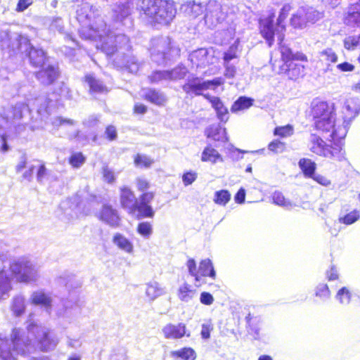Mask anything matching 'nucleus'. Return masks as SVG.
<instances>
[{
	"label": "nucleus",
	"mask_w": 360,
	"mask_h": 360,
	"mask_svg": "<svg viewBox=\"0 0 360 360\" xmlns=\"http://www.w3.org/2000/svg\"><path fill=\"white\" fill-rule=\"evenodd\" d=\"M268 149L275 153H282L285 149V144L280 140L276 139L269 143Z\"/></svg>",
	"instance_id": "nucleus-42"
},
{
	"label": "nucleus",
	"mask_w": 360,
	"mask_h": 360,
	"mask_svg": "<svg viewBox=\"0 0 360 360\" xmlns=\"http://www.w3.org/2000/svg\"><path fill=\"white\" fill-rule=\"evenodd\" d=\"M359 44V39L354 37H350L344 40V46L347 50H352L355 49Z\"/></svg>",
	"instance_id": "nucleus-51"
},
{
	"label": "nucleus",
	"mask_w": 360,
	"mask_h": 360,
	"mask_svg": "<svg viewBox=\"0 0 360 360\" xmlns=\"http://www.w3.org/2000/svg\"><path fill=\"white\" fill-rule=\"evenodd\" d=\"M133 113L135 115H143L148 111V108L143 103H135L133 107Z\"/></svg>",
	"instance_id": "nucleus-58"
},
{
	"label": "nucleus",
	"mask_w": 360,
	"mask_h": 360,
	"mask_svg": "<svg viewBox=\"0 0 360 360\" xmlns=\"http://www.w3.org/2000/svg\"><path fill=\"white\" fill-rule=\"evenodd\" d=\"M84 81L87 83L89 93L91 94H102L108 92L107 86L93 75L88 74L84 77Z\"/></svg>",
	"instance_id": "nucleus-16"
},
{
	"label": "nucleus",
	"mask_w": 360,
	"mask_h": 360,
	"mask_svg": "<svg viewBox=\"0 0 360 360\" xmlns=\"http://www.w3.org/2000/svg\"><path fill=\"white\" fill-rule=\"evenodd\" d=\"M201 160L202 162H210L216 163L217 162H222L223 158L221 155L215 150L212 145H207L203 150L201 155Z\"/></svg>",
	"instance_id": "nucleus-23"
},
{
	"label": "nucleus",
	"mask_w": 360,
	"mask_h": 360,
	"mask_svg": "<svg viewBox=\"0 0 360 360\" xmlns=\"http://www.w3.org/2000/svg\"><path fill=\"white\" fill-rule=\"evenodd\" d=\"M31 302L36 305H42L46 307H50L51 305V299L44 292H35L32 295Z\"/></svg>",
	"instance_id": "nucleus-31"
},
{
	"label": "nucleus",
	"mask_w": 360,
	"mask_h": 360,
	"mask_svg": "<svg viewBox=\"0 0 360 360\" xmlns=\"http://www.w3.org/2000/svg\"><path fill=\"white\" fill-rule=\"evenodd\" d=\"M33 172H34V167L32 166L27 171H25L23 173L22 176V179L26 181H30L32 179Z\"/></svg>",
	"instance_id": "nucleus-63"
},
{
	"label": "nucleus",
	"mask_w": 360,
	"mask_h": 360,
	"mask_svg": "<svg viewBox=\"0 0 360 360\" xmlns=\"http://www.w3.org/2000/svg\"><path fill=\"white\" fill-rule=\"evenodd\" d=\"M116 37L109 36L104 40L101 46V49L109 54L115 53L117 50V45L115 43Z\"/></svg>",
	"instance_id": "nucleus-33"
},
{
	"label": "nucleus",
	"mask_w": 360,
	"mask_h": 360,
	"mask_svg": "<svg viewBox=\"0 0 360 360\" xmlns=\"http://www.w3.org/2000/svg\"><path fill=\"white\" fill-rule=\"evenodd\" d=\"M98 219L112 227H117L120 224V217L117 210L109 204H104L102 206Z\"/></svg>",
	"instance_id": "nucleus-14"
},
{
	"label": "nucleus",
	"mask_w": 360,
	"mask_h": 360,
	"mask_svg": "<svg viewBox=\"0 0 360 360\" xmlns=\"http://www.w3.org/2000/svg\"><path fill=\"white\" fill-rule=\"evenodd\" d=\"M292 6L290 4H285L279 11L278 16L274 23V13H270L265 18L258 20L259 33L265 40L269 47H271L275 42V37H277L278 44L283 43L285 37L286 25L285 19L288 18Z\"/></svg>",
	"instance_id": "nucleus-3"
},
{
	"label": "nucleus",
	"mask_w": 360,
	"mask_h": 360,
	"mask_svg": "<svg viewBox=\"0 0 360 360\" xmlns=\"http://www.w3.org/2000/svg\"><path fill=\"white\" fill-rule=\"evenodd\" d=\"M278 45L281 64L278 67V73L292 80L302 77L305 67L297 62H307V56L302 52L294 53L290 47L283 44Z\"/></svg>",
	"instance_id": "nucleus-5"
},
{
	"label": "nucleus",
	"mask_w": 360,
	"mask_h": 360,
	"mask_svg": "<svg viewBox=\"0 0 360 360\" xmlns=\"http://www.w3.org/2000/svg\"><path fill=\"white\" fill-rule=\"evenodd\" d=\"M224 84V80L221 77H216L211 80H206L202 82L199 77H193L187 80V82L182 85V89L187 94H193L195 96L203 95V91L212 89H215L217 87Z\"/></svg>",
	"instance_id": "nucleus-6"
},
{
	"label": "nucleus",
	"mask_w": 360,
	"mask_h": 360,
	"mask_svg": "<svg viewBox=\"0 0 360 360\" xmlns=\"http://www.w3.org/2000/svg\"><path fill=\"white\" fill-rule=\"evenodd\" d=\"M352 11H348L346 20L349 24L360 25V0L352 4Z\"/></svg>",
	"instance_id": "nucleus-30"
},
{
	"label": "nucleus",
	"mask_w": 360,
	"mask_h": 360,
	"mask_svg": "<svg viewBox=\"0 0 360 360\" xmlns=\"http://www.w3.org/2000/svg\"><path fill=\"white\" fill-rule=\"evenodd\" d=\"M11 310L15 316H20L25 311L24 300L22 297H15L13 300Z\"/></svg>",
	"instance_id": "nucleus-36"
},
{
	"label": "nucleus",
	"mask_w": 360,
	"mask_h": 360,
	"mask_svg": "<svg viewBox=\"0 0 360 360\" xmlns=\"http://www.w3.org/2000/svg\"><path fill=\"white\" fill-rule=\"evenodd\" d=\"M134 165L139 169H148L154 164L155 160L149 155L137 153L133 156Z\"/></svg>",
	"instance_id": "nucleus-24"
},
{
	"label": "nucleus",
	"mask_w": 360,
	"mask_h": 360,
	"mask_svg": "<svg viewBox=\"0 0 360 360\" xmlns=\"http://www.w3.org/2000/svg\"><path fill=\"white\" fill-rule=\"evenodd\" d=\"M197 179V173L195 172H184L182 176V181L184 184L186 186L191 185Z\"/></svg>",
	"instance_id": "nucleus-48"
},
{
	"label": "nucleus",
	"mask_w": 360,
	"mask_h": 360,
	"mask_svg": "<svg viewBox=\"0 0 360 360\" xmlns=\"http://www.w3.org/2000/svg\"><path fill=\"white\" fill-rule=\"evenodd\" d=\"M115 20L122 21L131 15L130 7L128 3H120L113 10Z\"/></svg>",
	"instance_id": "nucleus-28"
},
{
	"label": "nucleus",
	"mask_w": 360,
	"mask_h": 360,
	"mask_svg": "<svg viewBox=\"0 0 360 360\" xmlns=\"http://www.w3.org/2000/svg\"><path fill=\"white\" fill-rule=\"evenodd\" d=\"M57 341L51 335L49 330L44 331L42 335L37 340V345L41 352H49L56 346Z\"/></svg>",
	"instance_id": "nucleus-18"
},
{
	"label": "nucleus",
	"mask_w": 360,
	"mask_h": 360,
	"mask_svg": "<svg viewBox=\"0 0 360 360\" xmlns=\"http://www.w3.org/2000/svg\"><path fill=\"white\" fill-rule=\"evenodd\" d=\"M33 4V0H18L16 6V12H23Z\"/></svg>",
	"instance_id": "nucleus-52"
},
{
	"label": "nucleus",
	"mask_w": 360,
	"mask_h": 360,
	"mask_svg": "<svg viewBox=\"0 0 360 360\" xmlns=\"http://www.w3.org/2000/svg\"><path fill=\"white\" fill-rule=\"evenodd\" d=\"M319 62L322 66H325L326 70L338 62V56L332 48H326L319 53Z\"/></svg>",
	"instance_id": "nucleus-19"
},
{
	"label": "nucleus",
	"mask_w": 360,
	"mask_h": 360,
	"mask_svg": "<svg viewBox=\"0 0 360 360\" xmlns=\"http://www.w3.org/2000/svg\"><path fill=\"white\" fill-rule=\"evenodd\" d=\"M27 164L26 158H23L15 167L16 172H20L24 168L26 167Z\"/></svg>",
	"instance_id": "nucleus-64"
},
{
	"label": "nucleus",
	"mask_w": 360,
	"mask_h": 360,
	"mask_svg": "<svg viewBox=\"0 0 360 360\" xmlns=\"http://www.w3.org/2000/svg\"><path fill=\"white\" fill-rule=\"evenodd\" d=\"M195 15L205 13V18H215L218 20L222 14V6L216 0H210L204 6L201 4H193L191 7Z\"/></svg>",
	"instance_id": "nucleus-10"
},
{
	"label": "nucleus",
	"mask_w": 360,
	"mask_h": 360,
	"mask_svg": "<svg viewBox=\"0 0 360 360\" xmlns=\"http://www.w3.org/2000/svg\"><path fill=\"white\" fill-rule=\"evenodd\" d=\"M143 98L158 106L165 105L167 101L166 96L155 89H150Z\"/></svg>",
	"instance_id": "nucleus-20"
},
{
	"label": "nucleus",
	"mask_w": 360,
	"mask_h": 360,
	"mask_svg": "<svg viewBox=\"0 0 360 360\" xmlns=\"http://www.w3.org/2000/svg\"><path fill=\"white\" fill-rule=\"evenodd\" d=\"M11 119L13 121L20 120L23 117V110L22 106L13 105L11 108Z\"/></svg>",
	"instance_id": "nucleus-47"
},
{
	"label": "nucleus",
	"mask_w": 360,
	"mask_h": 360,
	"mask_svg": "<svg viewBox=\"0 0 360 360\" xmlns=\"http://www.w3.org/2000/svg\"><path fill=\"white\" fill-rule=\"evenodd\" d=\"M102 175L103 179L108 184H113L115 181V177L113 172L107 167H104L103 168Z\"/></svg>",
	"instance_id": "nucleus-49"
},
{
	"label": "nucleus",
	"mask_w": 360,
	"mask_h": 360,
	"mask_svg": "<svg viewBox=\"0 0 360 360\" xmlns=\"http://www.w3.org/2000/svg\"><path fill=\"white\" fill-rule=\"evenodd\" d=\"M236 68L233 66L227 65L224 72V76L227 78H233L235 76Z\"/></svg>",
	"instance_id": "nucleus-62"
},
{
	"label": "nucleus",
	"mask_w": 360,
	"mask_h": 360,
	"mask_svg": "<svg viewBox=\"0 0 360 360\" xmlns=\"http://www.w3.org/2000/svg\"><path fill=\"white\" fill-rule=\"evenodd\" d=\"M337 68L342 72H352L354 70V66L348 62L340 63Z\"/></svg>",
	"instance_id": "nucleus-60"
},
{
	"label": "nucleus",
	"mask_w": 360,
	"mask_h": 360,
	"mask_svg": "<svg viewBox=\"0 0 360 360\" xmlns=\"http://www.w3.org/2000/svg\"><path fill=\"white\" fill-rule=\"evenodd\" d=\"M359 219V215L358 212L354 210L347 214H345L343 217L340 219V221L346 225H349L355 221H356Z\"/></svg>",
	"instance_id": "nucleus-44"
},
{
	"label": "nucleus",
	"mask_w": 360,
	"mask_h": 360,
	"mask_svg": "<svg viewBox=\"0 0 360 360\" xmlns=\"http://www.w3.org/2000/svg\"><path fill=\"white\" fill-rule=\"evenodd\" d=\"M11 342L13 345V351H15L17 353H21L25 354V351L21 348L20 345L25 344L22 340V335L20 330L17 328L12 329L11 335Z\"/></svg>",
	"instance_id": "nucleus-29"
},
{
	"label": "nucleus",
	"mask_w": 360,
	"mask_h": 360,
	"mask_svg": "<svg viewBox=\"0 0 360 360\" xmlns=\"http://www.w3.org/2000/svg\"><path fill=\"white\" fill-rule=\"evenodd\" d=\"M197 295V290L189 283H184L177 290L179 299L183 302H188Z\"/></svg>",
	"instance_id": "nucleus-22"
},
{
	"label": "nucleus",
	"mask_w": 360,
	"mask_h": 360,
	"mask_svg": "<svg viewBox=\"0 0 360 360\" xmlns=\"http://www.w3.org/2000/svg\"><path fill=\"white\" fill-rule=\"evenodd\" d=\"M113 243L122 250L132 253L134 251V245L132 243L120 233H116L112 238Z\"/></svg>",
	"instance_id": "nucleus-27"
},
{
	"label": "nucleus",
	"mask_w": 360,
	"mask_h": 360,
	"mask_svg": "<svg viewBox=\"0 0 360 360\" xmlns=\"http://www.w3.org/2000/svg\"><path fill=\"white\" fill-rule=\"evenodd\" d=\"M162 332L164 338L169 340H179L184 337L188 338L191 335L186 325L184 323H167L162 327Z\"/></svg>",
	"instance_id": "nucleus-11"
},
{
	"label": "nucleus",
	"mask_w": 360,
	"mask_h": 360,
	"mask_svg": "<svg viewBox=\"0 0 360 360\" xmlns=\"http://www.w3.org/2000/svg\"><path fill=\"white\" fill-rule=\"evenodd\" d=\"M13 349H11L7 345H2L0 347V359L1 360H17V354L19 353H17L15 351V353L12 352Z\"/></svg>",
	"instance_id": "nucleus-39"
},
{
	"label": "nucleus",
	"mask_w": 360,
	"mask_h": 360,
	"mask_svg": "<svg viewBox=\"0 0 360 360\" xmlns=\"http://www.w3.org/2000/svg\"><path fill=\"white\" fill-rule=\"evenodd\" d=\"M187 73L185 68L176 67L167 70L168 80H180L184 79Z\"/></svg>",
	"instance_id": "nucleus-37"
},
{
	"label": "nucleus",
	"mask_w": 360,
	"mask_h": 360,
	"mask_svg": "<svg viewBox=\"0 0 360 360\" xmlns=\"http://www.w3.org/2000/svg\"><path fill=\"white\" fill-rule=\"evenodd\" d=\"M48 174L47 169L46 168L45 163L41 162L38 167L37 172V179L38 181H41L45 176Z\"/></svg>",
	"instance_id": "nucleus-57"
},
{
	"label": "nucleus",
	"mask_w": 360,
	"mask_h": 360,
	"mask_svg": "<svg viewBox=\"0 0 360 360\" xmlns=\"http://www.w3.org/2000/svg\"><path fill=\"white\" fill-rule=\"evenodd\" d=\"M105 134L106 139L108 141H112L115 140L117 136V129L113 125H108L105 129Z\"/></svg>",
	"instance_id": "nucleus-50"
},
{
	"label": "nucleus",
	"mask_w": 360,
	"mask_h": 360,
	"mask_svg": "<svg viewBox=\"0 0 360 360\" xmlns=\"http://www.w3.org/2000/svg\"><path fill=\"white\" fill-rule=\"evenodd\" d=\"M235 202L238 204H242L245 200V191L243 188H240L234 196Z\"/></svg>",
	"instance_id": "nucleus-59"
},
{
	"label": "nucleus",
	"mask_w": 360,
	"mask_h": 360,
	"mask_svg": "<svg viewBox=\"0 0 360 360\" xmlns=\"http://www.w3.org/2000/svg\"><path fill=\"white\" fill-rule=\"evenodd\" d=\"M304 24L302 17L299 14H293L290 18V25L296 29L301 28Z\"/></svg>",
	"instance_id": "nucleus-54"
},
{
	"label": "nucleus",
	"mask_w": 360,
	"mask_h": 360,
	"mask_svg": "<svg viewBox=\"0 0 360 360\" xmlns=\"http://www.w3.org/2000/svg\"><path fill=\"white\" fill-rule=\"evenodd\" d=\"M146 5L141 8V14L151 26L168 25L176 14L174 4L168 0H143Z\"/></svg>",
	"instance_id": "nucleus-4"
},
{
	"label": "nucleus",
	"mask_w": 360,
	"mask_h": 360,
	"mask_svg": "<svg viewBox=\"0 0 360 360\" xmlns=\"http://www.w3.org/2000/svg\"><path fill=\"white\" fill-rule=\"evenodd\" d=\"M200 300L205 305H211L214 302V297L210 292H202L200 294Z\"/></svg>",
	"instance_id": "nucleus-55"
},
{
	"label": "nucleus",
	"mask_w": 360,
	"mask_h": 360,
	"mask_svg": "<svg viewBox=\"0 0 360 360\" xmlns=\"http://www.w3.org/2000/svg\"><path fill=\"white\" fill-rule=\"evenodd\" d=\"M186 266L190 275L194 277L195 282H200L205 277H210L213 280L217 278L214 266L209 259L201 260L197 267L195 259L190 258L187 260Z\"/></svg>",
	"instance_id": "nucleus-7"
},
{
	"label": "nucleus",
	"mask_w": 360,
	"mask_h": 360,
	"mask_svg": "<svg viewBox=\"0 0 360 360\" xmlns=\"http://www.w3.org/2000/svg\"><path fill=\"white\" fill-rule=\"evenodd\" d=\"M205 135L207 139L215 142L226 143L229 141L226 129L219 125L210 126L205 129Z\"/></svg>",
	"instance_id": "nucleus-17"
},
{
	"label": "nucleus",
	"mask_w": 360,
	"mask_h": 360,
	"mask_svg": "<svg viewBox=\"0 0 360 360\" xmlns=\"http://www.w3.org/2000/svg\"><path fill=\"white\" fill-rule=\"evenodd\" d=\"M353 117L354 115L345 119L342 124L338 122L337 116L311 121L314 130L322 135L329 134L331 140L329 143H326L319 136H314L311 141V152L334 161H342L345 159L343 140L347 136L348 125Z\"/></svg>",
	"instance_id": "nucleus-1"
},
{
	"label": "nucleus",
	"mask_w": 360,
	"mask_h": 360,
	"mask_svg": "<svg viewBox=\"0 0 360 360\" xmlns=\"http://www.w3.org/2000/svg\"><path fill=\"white\" fill-rule=\"evenodd\" d=\"M238 49L237 44H232L228 52L224 53L223 59L226 63H229L230 60L235 59L238 57L236 51Z\"/></svg>",
	"instance_id": "nucleus-46"
},
{
	"label": "nucleus",
	"mask_w": 360,
	"mask_h": 360,
	"mask_svg": "<svg viewBox=\"0 0 360 360\" xmlns=\"http://www.w3.org/2000/svg\"><path fill=\"white\" fill-rule=\"evenodd\" d=\"M149 80L151 83H158L163 80H168L167 70L153 72L149 76Z\"/></svg>",
	"instance_id": "nucleus-41"
},
{
	"label": "nucleus",
	"mask_w": 360,
	"mask_h": 360,
	"mask_svg": "<svg viewBox=\"0 0 360 360\" xmlns=\"http://www.w3.org/2000/svg\"><path fill=\"white\" fill-rule=\"evenodd\" d=\"M274 135L281 138L290 136L294 133V128L291 124L276 127L274 129Z\"/></svg>",
	"instance_id": "nucleus-35"
},
{
	"label": "nucleus",
	"mask_w": 360,
	"mask_h": 360,
	"mask_svg": "<svg viewBox=\"0 0 360 360\" xmlns=\"http://www.w3.org/2000/svg\"><path fill=\"white\" fill-rule=\"evenodd\" d=\"M203 97L211 104L219 121L224 123L227 122L229 120V112L221 99L218 96H212L210 94H204Z\"/></svg>",
	"instance_id": "nucleus-13"
},
{
	"label": "nucleus",
	"mask_w": 360,
	"mask_h": 360,
	"mask_svg": "<svg viewBox=\"0 0 360 360\" xmlns=\"http://www.w3.org/2000/svg\"><path fill=\"white\" fill-rule=\"evenodd\" d=\"M36 78L44 86L53 84L60 76L58 66L49 65L35 72Z\"/></svg>",
	"instance_id": "nucleus-12"
},
{
	"label": "nucleus",
	"mask_w": 360,
	"mask_h": 360,
	"mask_svg": "<svg viewBox=\"0 0 360 360\" xmlns=\"http://www.w3.org/2000/svg\"><path fill=\"white\" fill-rule=\"evenodd\" d=\"M254 103V100L251 98L241 96L235 101L231 107V111L233 113L239 111L245 110L250 108Z\"/></svg>",
	"instance_id": "nucleus-26"
},
{
	"label": "nucleus",
	"mask_w": 360,
	"mask_h": 360,
	"mask_svg": "<svg viewBox=\"0 0 360 360\" xmlns=\"http://www.w3.org/2000/svg\"><path fill=\"white\" fill-rule=\"evenodd\" d=\"M311 178L314 179L316 182L323 186H328L331 184L330 179H328L325 176L321 174L315 175L314 174L313 176H311Z\"/></svg>",
	"instance_id": "nucleus-56"
},
{
	"label": "nucleus",
	"mask_w": 360,
	"mask_h": 360,
	"mask_svg": "<svg viewBox=\"0 0 360 360\" xmlns=\"http://www.w3.org/2000/svg\"><path fill=\"white\" fill-rule=\"evenodd\" d=\"M213 325L210 323H203L200 332L201 337L203 339H208L210 337V333L213 330Z\"/></svg>",
	"instance_id": "nucleus-53"
},
{
	"label": "nucleus",
	"mask_w": 360,
	"mask_h": 360,
	"mask_svg": "<svg viewBox=\"0 0 360 360\" xmlns=\"http://www.w3.org/2000/svg\"><path fill=\"white\" fill-rule=\"evenodd\" d=\"M27 56L30 65L35 68H41L48 60L46 51L33 46L27 51Z\"/></svg>",
	"instance_id": "nucleus-15"
},
{
	"label": "nucleus",
	"mask_w": 360,
	"mask_h": 360,
	"mask_svg": "<svg viewBox=\"0 0 360 360\" xmlns=\"http://www.w3.org/2000/svg\"><path fill=\"white\" fill-rule=\"evenodd\" d=\"M316 296L320 298H328L330 295V291L327 284H320L316 287Z\"/></svg>",
	"instance_id": "nucleus-45"
},
{
	"label": "nucleus",
	"mask_w": 360,
	"mask_h": 360,
	"mask_svg": "<svg viewBox=\"0 0 360 360\" xmlns=\"http://www.w3.org/2000/svg\"><path fill=\"white\" fill-rule=\"evenodd\" d=\"M11 275L20 283H28L34 280L33 268L27 261H15L10 264Z\"/></svg>",
	"instance_id": "nucleus-9"
},
{
	"label": "nucleus",
	"mask_w": 360,
	"mask_h": 360,
	"mask_svg": "<svg viewBox=\"0 0 360 360\" xmlns=\"http://www.w3.org/2000/svg\"><path fill=\"white\" fill-rule=\"evenodd\" d=\"M169 355L173 360H195L196 359L195 350L188 347H184L176 350L171 351Z\"/></svg>",
	"instance_id": "nucleus-21"
},
{
	"label": "nucleus",
	"mask_w": 360,
	"mask_h": 360,
	"mask_svg": "<svg viewBox=\"0 0 360 360\" xmlns=\"http://www.w3.org/2000/svg\"><path fill=\"white\" fill-rule=\"evenodd\" d=\"M231 197L228 190L222 189L215 192L213 200L217 205L225 206L230 201Z\"/></svg>",
	"instance_id": "nucleus-32"
},
{
	"label": "nucleus",
	"mask_w": 360,
	"mask_h": 360,
	"mask_svg": "<svg viewBox=\"0 0 360 360\" xmlns=\"http://www.w3.org/2000/svg\"><path fill=\"white\" fill-rule=\"evenodd\" d=\"M298 165L305 177L311 178L315 174L316 169V163L309 158H301Z\"/></svg>",
	"instance_id": "nucleus-25"
},
{
	"label": "nucleus",
	"mask_w": 360,
	"mask_h": 360,
	"mask_svg": "<svg viewBox=\"0 0 360 360\" xmlns=\"http://www.w3.org/2000/svg\"><path fill=\"white\" fill-rule=\"evenodd\" d=\"M336 296L341 303H349L352 295L349 290L343 287L338 290Z\"/></svg>",
	"instance_id": "nucleus-43"
},
{
	"label": "nucleus",
	"mask_w": 360,
	"mask_h": 360,
	"mask_svg": "<svg viewBox=\"0 0 360 360\" xmlns=\"http://www.w3.org/2000/svg\"><path fill=\"white\" fill-rule=\"evenodd\" d=\"M136 231L143 238H149L153 233V226L149 221H142L138 224Z\"/></svg>",
	"instance_id": "nucleus-38"
},
{
	"label": "nucleus",
	"mask_w": 360,
	"mask_h": 360,
	"mask_svg": "<svg viewBox=\"0 0 360 360\" xmlns=\"http://www.w3.org/2000/svg\"><path fill=\"white\" fill-rule=\"evenodd\" d=\"M86 161V157L82 152L72 153L68 158V163L73 168L80 167Z\"/></svg>",
	"instance_id": "nucleus-34"
},
{
	"label": "nucleus",
	"mask_w": 360,
	"mask_h": 360,
	"mask_svg": "<svg viewBox=\"0 0 360 360\" xmlns=\"http://www.w3.org/2000/svg\"><path fill=\"white\" fill-rule=\"evenodd\" d=\"M272 201L274 204L282 206V207H288L291 206V202L285 198L283 194L280 191H275L272 195Z\"/></svg>",
	"instance_id": "nucleus-40"
},
{
	"label": "nucleus",
	"mask_w": 360,
	"mask_h": 360,
	"mask_svg": "<svg viewBox=\"0 0 360 360\" xmlns=\"http://www.w3.org/2000/svg\"><path fill=\"white\" fill-rule=\"evenodd\" d=\"M135 184L137 191L141 193L139 202H137L135 193L129 186H122L119 189L120 207L129 215L136 216L137 219H153L155 212L150 203L155 197V192L148 191L150 183L144 177L136 178Z\"/></svg>",
	"instance_id": "nucleus-2"
},
{
	"label": "nucleus",
	"mask_w": 360,
	"mask_h": 360,
	"mask_svg": "<svg viewBox=\"0 0 360 360\" xmlns=\"http://www.w3.org/2000/svg\"><path fill=\"white\" fill-rule=\"evenodd\" d=\"M338 274L334 267H331L327 272V278L328 281H335L338 279Z\"/></svg>",
	"instance_id": "nucleus-61"
},
{
	"label": "nucleus",
	"mask_w": 360,
	"mask_h": 360,
	"mask_svg": "<svg viewBox=\"0 0 360 360\" xmlns=\"http://www.w3.org/2000/svg\"><path fill=\"white\" fill-rule=\"evenodd\" d=\"M308 115L311 118V120L314 121L319 119L337 116V114L333 103L315 98L310 104Z\"/></svg>",
	"instance_id": "nucleus-8"
}]
</instances>
